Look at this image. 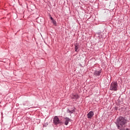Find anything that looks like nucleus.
Returning a JSON list of instances; mask_svg holds the SVG:
<instances>
[{
  "label": "nucleus",
  "instance_id": "obj_6",
  "mask_svg": "<svg viewBox=\"0 0 130 130\" xmlns=\"http://www.w3.org/2000/svg\"><path fill=\"white\" fill-rule=\"evenodd\" d=\"M70 120H71V119L69 117H66L64 118V123L65 125H68V124H69V122H70Z\"/></svg>",
  "mask_w": 130,
  "mask_h": 130
},
{
  "label": "nucleus",
  "instance_id": "obj_4",
  "mask_svg": "<svg viewBox=\"0 0 130 130\" xmlns=\"http://www.w3.org/2000/svg\"><path fill=\"white\" fill-rule=\"evenodd\" d=\"M94 116V112L91 111L87 114V117L88 118L91 119L92 117Z\"/></svg>",
  "mask_w": 130,
  "mask_h": 130
},
{
  "label": "nucleus",
  "instance_id": "obj_8",
  "mask_svg": "<svg viewBox=\"0 0 130 130\" xmlns=\"http://www.w3.org/2000/svg\"><path fill=\"white\" fill-rule=\"evenodd\" d=\"M72 99H78L79 98V95L77 94H72Z\"/></svg>",
  "mask_w": 130,
  "mask_h": 130
},
{
  "label": "nucleus",
  "instance_id": "obj_3",
  "mask_svg": "<svg viewBox=\"0 0 130 130\" xmlns=\"http://www.w3.org/2000/svg\"><path fill=\"white\" fill-rule=\"evenodd\" d=\"M53 122L55 124V125H57V124H61L62 122L59 120L58 117L57 116H55L53 119Z\"/></svg>",
  "mask_w": 130,
  "mask_h": 130
},
{
  "label": "nucleus",
  "instance_id": "obj_5",
  "mask_svg": "<svg viewBox=\"0 0 130 130\" xmlns=\"http://www.w3.org/2000/svg\"><path fill=\"white\" fill-rule=\"evenodd\" d=\"M75 111H76V108L75 107L72 108L71 110L69 109L67 110L68 113H70V114L74 113V112H75Z\"/></svg>",
  "mask_w": 130,
  "mask_h": 130
},
{
  "label": "nucleus",
  "instance_id": "obj_10",
  "mask_svg": "<svg viewBox=\"0 0 130 130\" xmlns=\"http://www.w3.org/2000/svg\"><path fill=\"white\" fill-rule=\"evenodd\" d=\"M79 49V47L78 46H75V51L77 52Z\"/></svg>",
  "mask_w": 130,
  "mask_h": 130
},
{
  "label": "nucleus",
  "instance_id": "obj_11",
  "mask_svg": "<svg viewBox=\"0 0 130 130\" xmlns=\"http://www.w3.org/2000/svg\"><path fill=\"white\" fill-rule=\"evenodd\" d=\"M50 20H51V21H53L54 19H53V18H52V17H50Z\"/></svg>",
  "mask_w": 130,
  "mask_h": 130
},
{
  "label": "nucleus",
  "instance_id": "obj_12",
  "mask_svg": "<svg viewBox=\"0 0 130 130\" xmlns=\"http://www.w3.org/2000/svg\"><path fill=\"white\" fill-rule=\"evenodd\" d=\"M126 130H129V129H128V128H127Z\"/></svg>",
  "mask_w": 130,
  "mask_h": 130
},
{
  "label": "nucleus",
  "instance_id": "obj_1",
  "mask_svg": "<svg viewBox=\"0 0 130 130\" xmlns=\"http://www.w3.org/2000/svg\"><path fill=\"white\" fill-rule=\"evenodd\" d=\"M127 122L128 121L125 117L120 116L118 117L116 121V125L118 129L125 130L124 126L126 125Z\"/></svg>",
  "mask_w": 130,
  "mask_h": 130
},
{
  "label": "nucleus",
  "instance_id": "obj_2",
  "mask_svg": "<svg viewBox=\"0 0 130 130\" xmlns=\"http://www.w3.org/2000/svg\"><path fill=\"white\" fill-rule=\"evenodd\" d=\"M118 90V84H117V82H113L111 83L110 86V91H117Z\"/></svg>",
  "mask_w": 130,
  "mask_h": 130
},
{
  "label": "nucleus",
  "instance_id": "obj_9",
  "mask_svg": "<svg viewBox=\"0 0 130 130\" xmlns=\"http://www.w3.org/2000/svg\"><path fill=\"white\" fill-rule=\"evenodd\" d=\"M52 24H53V25H54V26H56V21H55V20L52 21Z\"/></svg>",
  "mask_w": 130,
  "mask_h": 130
},
{
  "label": "nucleus",
  "instance_id": "obj_7",
  "mask_svg": "<svg viewBox=\"0 0 130 130\" xmlns=\"http://www.w3.org/2000/svg\"><path fill=\"white\" fill-rule=\"evenodd\" d=\"M101 75V71H95L94 72V75L96 77L100 76Z\"/></svg>",
  "mask_w": 130,
  "mask_h": 130
}]
</instances>
